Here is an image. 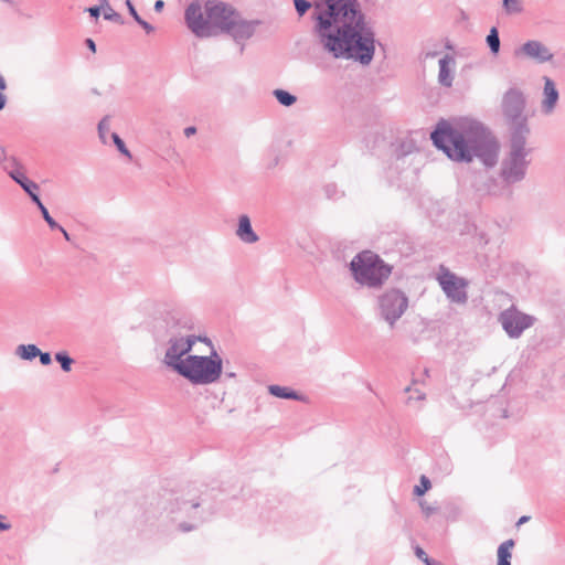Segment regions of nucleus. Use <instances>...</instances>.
Returning <instances> with one entry per match:
<instances>
[{"mask_svg": "<svg viewBox=\"0 0 565 565\" xmlns=\"http://www.w3.org/2000/svg\"><path fill=\"white\" fill-rule=\"evenodd\" d=\"M324 191H326V194L329 199H338L340 195H339V191H338V188L335 184H327L324 186Z\"/></svg>", "mask_w": 565, "mask_h": 565, "instance_id": "e433bc0d", "label": "nucleus"}, {"mask_svg": "<svg viewBox=\"0 0 565 565\" xmlns=\"http://www.w3.org/2000/svg\"><path fill=\"white\" fill-rule=\"evenodd\" d=\"M183 132H184L185 137H188V138H189V137H191V136H193V135H195V134H196V128H195L194 126H189V127H186V128L184 129V131H183Z\"/></svg>", "mask_w": 565, "mask_h": 565, "instance_id": "a18cd8bd", "label": "nucleus"}, {"mask_svg": "<svg viewBox=\"0 0 565 565\" xmlns=\"http://www.w3.org/2000/svg\"><path fill=\"white\" fill-rule=\"evenodd\" d=\"M313 32L333 58L369 65L375 54V32L358 0H315Z\"/></svg>", "mask_w": 565, "mask_h": 565, "instance_id": "f257e3e1", "label": "nucleus"}, {"mask_svg": "<svg viewBox=\"0 0 565 565\" xmlns=\"http://www.w3.org/2000/svg\"><path fill=\"white\" fill-rule=\"evenodd\" d=\"M415 393H416L415 399H417V401H424L425 399V397H426L425 393L419 392L417 390H415ZM412 398H414V396H409V399H412Z\"/></svg>", "mask_w": 565, "mask_h": 565, "instance_id": "09e8293b", "label": "nucleus"}, {"mask_svg": "<svg viewBox=\"0 0 565 565\" xmlns=\"http://www.w3.org/2000/svg\"><path fill=\"white\" fill-rule=\"evenodd\" d=\"M102 10H103V7H102L100 2L98 6L89 7L86 9V11L89 13V15L95 19H97L100 15Z\"/></svg>", "mask_w": 565, "mask_h": 565, "instance_id": "ea45409f", "label": "nucleus"}, {"mask_svg": "<svg viewBox=\"0 0 565 565\" xmlns=\"http://www.w3.org/2000/svg\"><path fill=\"white\" fill-rule=\"evenodd\" d=\"M544 79V99L542 102V111L545 114H551L558 100V90L554 81L547 76L543 77Z\"/></svg>", "mask_w": 565, "mask_h": 565, "instance_id": "a211bd4d", "label": "nucleus"}, {"mask_svg": "<svg viewBox=\"0 0 565 565\" xmlns=\"http://www.w3.org/2000/svg\"><path fill=\"white\" fill-rule=\"evenodd\" d=\"M236 235L242 242L246 244H254L259 239L258 235L254 232L252 227L249 216L246 214H243L238 217Z\"/></svg>", "mask_w": 565, "mask_h": 565, "instance_id": "6ab92c4d", "label": "nucleus"}, {"mask_svg": "<svg viewBox=\"0 0 565 565\" xmlns=\"http://www.w3.org/2000/svg\"><path fill=\"white\" fill-rule=\"evenodd\" d=\"M7 89V83H6V79L4 77L0 74V90H6Z\"/></svg>", "mask_w": 565, "mask_h": 565, "instance_id": "864d4df0", "label": "nucleus"}, {"mask_svg": "<svg viewBox=\"0 0 565 565\" xmlns=\"http://www.w3.org/2000/svg\"><path fill=\"white\" fill-rule=\"evenodd\" d=\"M430 487H431L430 480L427 477L422 476L420 484L419 486H415L413 492H414L415 495L420 497L426 491H428L430 489Z\"/></svg>", "mask_w": 565, "mask_h": 565, "instance_id": "2f4dec72", "label": "nucleus"}, {"mask_svg": "<svg viewBox=\"0 0 565 565\" xmlns=\"http://www.w3.org/2000/svg\"><path fill=\"white\" fill-rule=\"evenodd\" d=\"M201 507V501L195 498H184L179 494H171L169 499V510L170 514H184L193 520H196L198 523H202L205 518L200 514L199 509Z\"/></svg>", "mask_w": 565, "mask_h": 565, "instance_id": "f8f14e48", "label": "nucleus"}, {"mask_svg": "<svg viewBox=\"0 0 565 565\" xmlns=\"http://www.w3.org/2000/svg\"><path fill=\"white\" fill-rule=\"evenodd\" d=\"M527 137L516 135L510 137V149L503 158L500 167V178L507 185L523 181L526 177L531 149L526 148Z\"/></svg>", "mask_w": 565, "mask_h": 565, "instance_id": "39448f33", "label": "nucleus"}, {"mask_svg": "<svg viewBox=\"0 0 565 565\" xmlns=\"http://www.w3.org/2000/svg\"><path fill=\"white\" fill-rule=\"evenodd\" d=\"M126 6L128 8L129 14L134 18V20L135 21H139V19L141 17L137 12V10H136L135 6L132 4V2L130 0H126Z\"/></svg>", "mask_w": 565, "mask_h": 565, "instance_id": "58836bf2", "label": "nucleus"}, {"mask_svg": "<svg viewBox=\"0 0 565 565\" xmlns=\"http://www.w3.org/2000/svg\"><path fill=\"white\" fill-rule=\"evenodd\" d=\"M185 23L188 28L199 38L210 36L211 28L209 25V18H204L201 4L199 2H191L184 12Z\"/></svg>", "mask_w": 565, "mask_h": 565, "instance_id": "ddd939ff", "label": "nucleus"}, {"mask_svg": "<svg viewBox=\"0 0 565 565\" xmlns=\"http://www.w3.org/2000/svg\"><path fill=\"white\" fill-rule=\"evenodd\" d=\"M392 266L371 250L358 253L350 262L354 280L369 288H381L392 274Z\"/></svg>", "mask_w": 565, "mask_h": 565, "instance_id": "7ed1b4c3", "label": "nucleus"}, {"mask_svg": "<svg viewBox=\"0 0 565 565\" xmlns=\"http://www.w3.org/2000/svg\"><path fill=\"white\" fill-rule=\"evenodd\" d=\"M268 392L270 395L282 398V399H295V401H303L305 397L296 392L295 390L288 387V386H280V385H269Z\"/></svg>", "mask_w": 565, "mask_h": 565, "instance_id": "412c9836", "label": "nucleus"}, {"mask_svg": "<svg viewBox=\"0 0 565 565\" xmlns=\"http://www.w3.org/2000/svg\"><path fill=\"white\" fill-rule=\"evenodd\" d=\"M194 321L191 316L181 310H170L164 318L154 324V334L157 339H163L166 335L178 337L183 330H192Z\"/></svg>", "mask_w": 565, "mask_h": 565, "instance_id": "1a4fd4ad", "label": "nucleus"}, {"mask_svg": "<svg viewBox=\"0 0 565 565\" xmlns=\"http://www.w3.org/2000/svg\"><path fill=\"white\" fill-rule=\"evenodd\" d=\"M182 342V344H184V350L183 352H190L193 348V345L198 342L196 340V335H188L186 338H179Z\"/></svg>", "mask_w": 565, "mask_h": 565, "instance_id": "c9c22d12", "label": "nucleus"}, {"mask_svg": "<svg viewBox=\"0 0 565 565\" xmlns=\"http://www.w3.org/2000/svg\"><path fill=\"white\" fill-rule=\"evenodd\" d=\"M0 519H4V516L2 514H0Z\"/></svg>", "mask_w": 565, "mask_h": 565, "instance_id": "052dcab7", "label": "nucleus"}, {"mask_svg": "<svg viewBox=\"0 0 565 565\" xmlns=\"http://www.w3.org/2000/svg\"><path fill=\"white\" fill-rule=\"evenodd\" d=\"M102 7H103L105 20L113 21V22H116L119 24L124 23L122 17L110 7L108 0H107V4H102Z\"/></svg>", "mask_w": 565, "mask_h": 565, "instance_id": "bb28decb", "label": "nucleus"}, {"mask_svg": "<svg viewBox=\"0 0 565 565\" xmlns=\"http://www.w3.org/2000/svg\"><path fill=\"white\" fill-rule=\"evenodd\" d=\"M40 359V363L44 366H47L52 363V356L49 352H42L40 350V354H38V356Z\"/></svg>", "mask_w": 565, "mask_h": 565, "instance_id": "4c0bfd02", "label": "nucleus"}, {"mask_svg": "<svg viewBox=\"0 0 565 565\" xmlns=\"http://www.w3.org/2000/svg\"><path fill=\"white\" fill-rule=\"evenodd\" d=\"M456 63L455 57L446 54L439 60V73L438 82L445 87H451L454 82V75L451 73V66Z\"/></svg>", "mask_w": 565, "mask_h": 565, "instance_id": "aec40b11", "label": "nucleus"}, {"mask_svg": "<svg viewBox=\"0 0 565 565\" xmlns=\"http://www.w3.org/2000/svg\"><path fill=\"white\" fill-rule=\"evenodd\" d=\"M56 230L60 231L63 234V236H64V238L66 241H71L70 234L67 233V231L63 226H61V228H56Z\"/></svg>", "mask_w": 565, "mask_h": 565, "instance_id": "603ef678", "label": "nucleus"}, {"mask_svg": "<svg viewBox=\"0 0 565 565\" xmlns=\"http://www.w3.org/2000/svg\"><path fill=\"white\" fill-rule=\"evenodd\" d=\"M164 7V2L162 0H157L154 2L153 9L156 12H160Z\"/></svg>", "mask_w": 565, "mask_h": 565, "instance_id": "de8ad7c7", "label": "nucleus"}, {"mask_svg": "<svg viewBox=\"0 0 565 565\" xmlns=\"http://www.w3.org/2000/svg\"><path fill=\"white\" fill-rule=\"evenodd\" d=\"M7 159H8L7 151L2 146H0V164H1V167L4 164V162H7Z\"/></svg>", "mask_w": 565, "mask_h": 565, "instance_id": "c03bdc74", "label": "nucleus"}, {"mask_svg": "<svg viewBox=\"0 0 565 565\" xmlns=\"http://www.w3.org/2000/svg\"><path fill=\"white\" fill-rule=\"evenodd\" d=\"M416 556L422 559L426 565H441L439 562H436L435 559L428 557V555L425 553L423 548L417 546L415 548Z\"/></svg>", "mask_w": 565, "mask_h": 565, "instance_id": "473e14b6", "label": "nucleus"}, {"mask_svg": "<svg viewBox=\"0 0 565 565\" xmlns=\"http://www.w3.org/2000/svg\"><path fill=\"white\" fill-rule=\"evenodd\" d=\"M423 509H424V511L426 512L427 515H429L434 511V509L430 508V507H427V508L423 507Z\"/></svg>", "mask_w": 565, "mask_h": 565, "instance_id": "6e6d98bb", "label": "nucleus"}, {"mask_svg": "<svg viewBox=\"0 0 565 565\" xmlns=\"http://www.w3.org/2000/svg\"><path fill=\"white\" fill-rule=\"evenodd\" d=\"M40 210L42 217L47 223L49 227L51 230L61 228V225L50 215L49 210L45 207V205L41 202V205H36Z\"/></svg>", "mask_w": 565, "mask_h": 565, "instance_id": "c85d7f7f", "label": "nucleus"}, {"mask_svg": "<svg viewBox=\"0 0 565 565\" xmlns=\"http://www.w3.org/2000/svg\"><path fill=\"white\" fill-rule=\"evenodd\" d=\"M380 317L391 328L402 318L408 308V297L397 288H390L377 297Z\"/></svg>", "mask_w": 565, "mask_h": 565, "instance_id": "0eeeda50", "label": "nucleus"}, {"mask_svg": "<svg viewBox=\"0 0 565 565\" xmlns=\"http://www.w3.org/2000/svg\"><path fill=\"white\" fill-rule=\"evenodd\" d=\"M529 520H530V516H527V515H523V516H521V518L519 519V521H518L516 525H521V524H523V523L527 522Z\"/></svg>", "mask_w": 565, "mask_h": 565, "instance_id": "5fc2aeb1", "label": "nucleus"}, {"mask_svg": "<svg viewBox=\"0 0 565 565\" xmlns=\"http://www.w3.org/2000/svg\"><path fill=\"white\" fill-rule=\"evenodd\" d=\"M434 146L451 160L471 162L473 158L492 168L498 162L499 143L480 121L462 118L455 125L440 120L430 134Z\"/></svg>", "mask_w": 565, "mask_h": 565, "instance_id": "f03ea898", "label": "nucleus"}, {"mask_svg": "<svg viewBox=\"0 0 565 565\" xmlns=\"http://www.w3.org/2000/svg\"><path fill=\"white\" fill-rule=\"evenodd\" d=\"M503 8L509 13L521 12L522 7L519 4L518 0H503Z\"/></svg>", "mask_w": 565, "mask_h": 565, "instance_id": "f704fd0d", "label": "nucleus"}, {"mask_svg": "<svg viewBox=\"0 0 565 565\" xmlns=\"http://www.w3.org/2000/svg\"><path fill=\"white\" fill-rule=\"evenodd\" d=\"M515 55H524L537 63H545L553 58L551 50L537 40H530L522 44L516 51Z\"/></svg>", "mask_w": 565, "mask_h": 565, "instance_id": "4468645a", "label": "nucleus"}, {"mask_svg": "<svg viewBox=\"0 0 565 565\" xmlns=\"http://www.w3.org/2000/svg\"><path fill=\"white\" fill-rule=\"evenodd\" d=\"M486 43L492 55L497 56L500 52L501 42L499 31L495 26H492L486 38Z\"/></svg>", "mask_w": 565, "mask_h": 565, "instance_id": "b1692460", "label": "nucleus"}, {"mask_svg": "<svg viewBox=\"0 0 565 565\" xmlns=\"http://www.w3.org/2000/svg\"><path fill=\"white\" fill-rule=\"evenodd\" d=\"M98 135H99V138L102 139V141L105 143L106 142V134L108 132L109 130V122H108V118L105 117L103 118L99 122H98Z\"/></svg>", "mask_w": 565, "mask_h": 565, "instance_id": "72a5a7b5", "label": "nucleus"}, {"mask_svg": "<svg viewBox=\"0 0 565 565\" xmlns=\"http://www.w3.org/2000/svg\"><path fill=\"white\" fill-rule=\"evenodd\" d=\"M273 94L276 97L277 102L286 107H290L297 102V97L285 89H275Z\"/></svg>", "mask_w": 565, "mask_h": 565, "instance_id": "393cba45", "label": "nucleus"}, {"mask_svg": "<svg viewBox=\"0 0 565 565\" xmlns=\"http://www.w3.org/2000/svg\"><path fill=\"white\" fill-rule=\"evenodd\" d=\"M179 375L194 385H207L220 380L223 373V362L213 349L210 355H188L186 364L179 363Z\"/></svg>", "mask_w": 565, "mask_h": 565, "instance_id": "20e7f679", "label": "nucleus"}, {"mask_svg": "<svg viewBox=\"0 0 565 565\" xmlns=\"http://www.w3.org/2000/svg\"><path fill=\"white\" fill-rule=\"evenodd\" d=\"M10 178L23 189L35 205H41L40 186L36 182L30 180L25 172L10 171Z\"/></svg>", "mask_w": 565, "mask_h": 565, "instance_id": "f3484780", "label": "nucleus"}, {"mask_svg": "<svg viewBox=\"0 0 565 565\" xmlns=\"http://www.w3.org/2000/svg\"><path fill=\"white\" fill-rule=\"evenodd\" d=\"M2 169L8 173L9 177L10 171L17 170L18 172H24L23 164L15 157L8 158L7 162H4V164L2 166Z\"/></svg>", "mask_w": 565, "mask_h": 565, "instance_id": "cd10ccee", "label": "nucleus"}, {"mask_svg": "<svg viewBox=\"0 0 565 565\" xmlns=\"http://www.w3.org/2000/svg\"><path fill=\"white\" fill-rule=\"evenodd\" d=\"M38 354H40V349L35 344H19L15 348V355L24 361H32Z\"/></svg>", "mask_w": 565, "mask_h": 565, "instance_id": "5701e85b", "label": "nucleus"}, {"mask_svg": "<svg viewBox=\"0 0 565 565\" xmlns=\"http://www.w3.org/2000/svg\"><path fill=\"white\" fill-rule=\"evenodd\" d=\"M526 99L523 92L516 87L509 88L502 97L501 108L509 126L510 137L521 135L529 137L530 127L524 115Z\"/></svg>", "mask_w": 565, "mask_h": 565, "instance_id": "423d86ee", "label": "nucleus"}, {"mask_svg": "<svg viewBox=\"0 0 565 565\" xmlns=\"http://www.w3.org/2000/svg\"><path fill=\"white\" fill-rule=\"evenodd\" d=\"M258 24V21L242 20L237 13L225 32L239 42L252 38Z\"/></svg>", "mask_w": 565, "mask_h": 565, "instance_id": "dca6fc26", "label": "nucleus"}, {"mask_svg": "<svg viewBox=\"0 0 565 565\" xmlns=\"http://www.w3.org/2000/svg\"><path fill=\"white\" fill-rule=\"evenodd\" d=\"M439 285L451 302L466 303L468 295L466 291L467 282L455 274L447 271L438 278Z\"/></svg>", "mask_w": 565, "mask_h": 565, "instance_id": "9b49d317", "label": "nucleus"}, {"mask_svg": "<svg viewBox=\"0 0 565 565\" xmlns=\"http://www.w3.org/2000/svg\"><path fill=\"white\" fill-rule=\"evenodd\" d=\"M514 545L515 542L512 539H509L499 545L497 551L498 565H511L512 548Z\"/></svg>", "mask_w": 565, "mask_h": 565, "instance_id": "4be33fe9", "label": "nucleus"}, {"mask_svg": "<svg viewBox=\"0 0 565 565\" xmlns=\"http://www.w3.org/2000/svg\"><path fill=\"white\" fill-rule=\"evenodd\" d=\"M198 527V523H194V524H190V523H186V522H181L179 524V529L182 531V532H190L194 529Z\"/></svg>", "mask_w": 565, "mask_h": 565, "instance_id": "79ce46f5", "label": "nucleus"}, {"mask_svg": "<svg viewBox=\"0 0 565 565\" xmlns=\"http://www.w3.org/2000/svg\"><path fill=\"white\" fill-rule=\"evenodd\" d=\"M85 44L92 52H96V44L92 39H86Z\"/></svg>", "mask_w": 565, "mask_h": 565, "instance_id": "49530a36", "label": "nucleus"}, {"mask_svg": "<svg viewBox=\"0 0 565 565\" xmlns=\"http://www.w3.org/2000/svg\"><path fill=\"white\" fill-rule=\"evenodd\" d=\"M7 104V97L0 92V110H2L6 107Z\"/></svg>", "mask_w": 565, "mask_h": 565, "instance_id": "3c124183", "label": "nucleus"}, {"mask_svg": "<svg viewBox=\"0 0 565 565\" xmlns=\"http://www.w3.org/2000/svg\"><path fill=\"white\" fill-rule=\"evenodd\" d=\"M225 376L232 379V377H235V373L228 372V373H225Z\"/></svg>", "mask_w": 565, "mask_h": 565, "instance_id": "4d7b16f0", "label": "nucleus"}, {"mask_svg": "<svg viewBox=\"0 0 565 565\" xmlns=\"http://www.w3.org/2000/svg\"><path fill=\"white\" fill-rule=\"evenodd\" d=\"M196 340H198V342H202L213 349L212 340L210 338H207L206 335H196Z\"/></svg>", "mask_w": 565, "mask_h": 565, "instance_id": "37998d69", "label": "nucleus"}, {"mask_svg": "<svg viewBox=\"0 0 565 565\" xmlns=\"http://www.w3.org/2000/svg\"><path fill=\"white\" fill-rule=\"evenodd\" d=\"M111 139L117 148V150L124 154L125 157H127L128 159H131V153L129 151V149L126 147L124 140L119 137L118 134L116 132H113L111 134Z\"/></svg>", "mask_w": 565, "mask_h": 565, "instance_id": "c756f323", "label": "nucleus"}, {"mask_svg": "<svg viewBox=\"0 0 565 565\" xmlns=\"http://www.w3.org/2000/svg\"><path fill=\"white\" fill-rule=\"evenodd\" d=\"M136 22L146 31L147 34H150L154 31V28L142 18H140L139 21Z\"/></svg>", "mask_w": 565, "mask_h": 565, "instance_id": "a19ab883", "label": "nucleus"}, {"mask_svg": "<svg viewBox=\"0 0 565 565\" xmlns=\"http://www.w3.org/2000/svg\"><path fill=\"white\" fill-rule=\"evenodd\" d=\"M4 519H0V531H8L11 529V524L3 521Z\"/></svg>", "mask_w": 565, "mask_h": 565, "instance_id": "8fccbe9b", "label": "nucleus"}, {"mask_svg": "<svg viewBox=\"0 0 565 565\" xmlns=\"http://www.w3.org/2000/svg\"><path fill=\"white\" fill-rule=\"evenodd\" d=\"M295 4V9L299 17H303L308 10L313 7V2L308 0H292Z\"/></svg>", "mask_w": 565, "mask_h": 565, "instance_id": "7c9ffc66", "label": "nucleus"}, {"mask_svg": "<svg viewBox=\"0 0 565 565\" xmlns=\"http://www.w3.org/2000/svg\"><path fill=\"white\" fill-rule=\"evenodd\" d=\"M498 321L510 339H519L526 329L535 323L536 319L512 305L499 313Z\"/></svg>", "mask_w": 565, "mask_h": 565, "instance_id": "6e6552de", "label": "nucleus"}, {"mask_svg": "<svg viewBox=\"0 0 565 565\" xmlns=\"http://www.w3.org/2000/svg\"><path fill=\"white\" fill-rule=\"evenodd\" d=\"M405 392H406V393L412 392V387H411V386H407V387L405 388Z\"/></svg>", "mask_w": 565, "mask_h": 565, "instance_id": "13d9d810", "label": "nucleus"}, {"mask_svg": "<svg viewBox=\"0 0 565 565\" xmlns=\"http://www.w3.org/2000/svg\"><path fill=\"white\" fill-rule=\"evenodd\" d=\"M102 4H107V0H98Z\"/></svg>", "mask_w": 565, "mask_h": 565, "instance_id": "bf43d9fd", "label": "nucleus"}, {"mask_svg": "<svg viewBox=\"0 0 565 565\" xmlns=\"http://www.w3.org/2000/svg\"><path fill=\"white\" fill-rule=\"evenodd\" d=\"M54 359L60 363L62 371L70 372L74 364V359L66 351L56 352Z\"/></svg>", "mask_w": 565, "mask_h": 565, "instance_id": "a878e982", "label": "nucleus"}, {"mask_svg": "<svg viewBox=\"0 0 565 565\" xmlns=\"http://www.w3.org/2000/svg\"><path fill=\"white\" fill-rule=\"evenodd\" d=\"M168 342L169 348L164 354V363L178 373L180 371L179 363L186 364V358L182 359V356L188 352H183L184 344H182L179 337H170Z\"/></svg>", "mask_w": 565, "mask_h": 565, "instance_id": "2eb2a0df", "label": "nucleus"}, {"mask_svg": "<svg viewBox=\"0 0 565 565\" xmlns=\"http://www.w3.org/2000/svg\"><path fill=\"white\" fill-rule=\"evenodd\" d=\"M205 13L209 18L210 28L215 26L224 32L237 14L236 11L225 3L214 1L205 3Z\"/></svg>", "mask_w": 565, "mask_h": 565, "instance_id": "9d476101", "label": "nucleus"}]
</instances>
